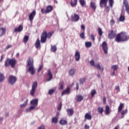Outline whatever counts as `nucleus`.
<instances>
[{"mask_svg": "<svg viewBox=\"0 0 129 129\" xmlns=\"http://www.w3.org/2000/svg\"><path fill=\"white\" fill-rule=\"evenodd\" d=\"M54 34L53 32H47V30H43L41 35V42L42 43H46L47 38L50 39L52 37V35Z\"/></svg>", "mask_w": 129, "mask_h": 129, "instance_id": "nucleus-1", "label": "nucleus"}, {"mask_svg": "<svg viewBox=\"0 0 129 129\" xmlns=\"http://www.w3.org/2000/svg\"><path fill=\"white\" fill-rule=\"evenodd\" d=\"M116 36V31H114L113 30H110L108 34V38H109L110 40H112L115 38Z\"/></svg>", "mask_w": 129, "mask_h": 129, "instance_id": "nucleus-6", "label": "nucleus"}, {"mask_svg": "<svg viewBox=\"0 0 129 129\" xmlns=\"http://www.w3.org/2000/svg\"><path fill=\"white\" fill-rule=\"evenodd\" d=\"M5 80V76L4 74L0 73V82H3Z\"/></svg>", "mask_w": 129, "mask_h": 129, "instance_id": "nucleus-38", "label": "nucleus"}, {"mask_svg": "<svg viewBox=\"0 0 129 129\" xmlns=\"http://www.w3.org/2000/svg\"><path fill=\"white\" fill-rule=\"evenodd\" d=\"M53 11V6L51 5H49L47 7L46 9L45 10L46 14H49V13H51Z\"/></svg>", "mask_w": 129, "mask_h": 129, "instance_id": "nucleus-17", "label": "nucleus"}, {"mask_svg": "<svg viewBox=\"0 0 129 129\" xmlns=\"http://www.w3.org/2000/svg\"><path fill=\"white\" fill-rule=\"evenodd\" d=\"M85 33L84 32V31H83L82 33H80V38L81 39H83V40H84L85 39Z\"/></svg>", "mask_w": 129, "mask_h": 129, "instance_id": "nucleus-40", "label": "nucleus"}, {"mask_svg": "<svg viewBox=\"0 0 129 129\" xmlns=\"http://www.w3.org/2000/svg\"><path fill=\"white\" fill-rule=\"evenodd\" d=\"M41 43L40 42V39H37L35 43V47L37 49L40 47Z\"/></svg>", "mask_w": 129, "mask_h": 129, "instance_id": "nucleus-30", "label": "nucleus"}, {"mask_svg": "<svg viewBox=\"0 0 129 129\" xmlns=\"http://www.w3.org/2000/svg\"><path fill=\"white\" fill-rule=\"evenodd\" d=\"M27 105L25 103H23L20 105L21 107H25Z\"/></svg>", "mask_w": 129, "mask_h": 129, "instance_id": "nucleus-60", "label": "nucleus"}, {"mask_svg": "<svg viewBox=\"0 0 129 129\" xmlns=\"http://www.w3.org/2000/svg\"><path fill=\"white\" fill-rule=\"evenodd\" d=\"M110 113V109L109 105L105 106V114L108 115Z\"/></svg>", "mask_w": 129, "mask_h": 129, "instance_id": "nucleus-27", "label": "nucleus"}, {"mask_svg": "<svg viewBox=\"0 0 129 129\" xmlns=\"http://www.w3.org/2000/svg\"><path fill=\"white\" fill-rule=\"evenodd\" d=\"M67 120L61 119L59 121V124L61 125H66L67 124Z\"/></svg>", "mask_w": 129, "mask_h": 129, "instance_id": "nucleus-28", "label": "nucleus"}, {"mask_svg": "<svg viewBox=\"0 0 129 129\" xmlns=\"http://www.w3.org/2000/svg\"><path fill=\"white\" fill-rule=\"evenodd\" d=\"M108 0H100L99 6L100 8H104L107 6Z\"/></svg>", "mask_w": 129, "mask_h": 129, "instance_id": "nucleus-9", "label": "nucleus"}, {"mask_svg": "<svg viewBox=\"0 0 129 129\" xmlns=\"http://www.w3.org/2000/svg\"><path fill=\"white\" fill-rule=\"evenodd\" d=\"M76 89L77 90H78V89H79V84H78V83H76Z\"/></svg>", "mask_w": 129, "mask_h": 129, "instance_id": "nucleus-57", "label": "nucleus"}, {"mask_svg": "<svg viewBox=\"0 0 129 129\" xmlns=\"http://www.w3.org/2000/svg\"><path fill=\"white\" fill-rule=\"evenodd\" d=\"M124 20H125V17L123 15H121L119 17L120 22H124Z\"/></svg>", "mask_w": 129, "mask_h": 129, "instance_id": "nucleus-43", "label": "nucleus"}, {"mask_svg": "<svg viewBox=\"0 0 129 129\" xmlns=\"http://www.w3.org/2000/svg\"><path fill=\"white\" fill-rule=\"evenodd\" d=\"M70 92V88H67L66 90H64L61 93V96H63V95H65V94H68Z\"/></svg>", "mask_w": 129, "mask_h": 129, "instance_id": "nucleus-23", "label": "nucleus"}, {"mask_svg": "<svg viewBox=\"0 0 129 129\" xmlns=\"http://www.w3.org/2000/svg\"><path fill=\"white\" fill-rule=\"evenodd\" d=\"M111 69H113L114 72H115V70H117V66L113 65L111 67Z\"/></svg>", "mask_w": 129, "mask_h": 129, "instance_id": "nucleus-46", "label": "nucleus"}, {"mask_svg": "<svg viewBox=\"0 0 129 129\" xmlns=\"http://www.w3.org/2000/svg\"><path fill=\"white\" fill-rule=\"evenodd\" d=\"M110 23H111V24H112L113 25H114V23H115L114 20L111 19V20H110Z\"/></svg>", "mask_w": 129, "mask_h": 129, "instance_id": "nucleus-59", "label": "nucleus"}, {"mask_svg": "<svg viewBox=\"0 0 129 129\" xmlns=\"http://www.w3.org/2000/svg\"><path fill=\"white\" fill-rule=\"evenodd\" d=\"M38 102L39 100L37 98L32 100L30 101V104L32 106L29 108L26 109V112H29V111H31V110H33V109H36V106H38Z\"/></svg>", "mask_w": 129, "mask_h": 129, "instance_id": "nucleus-4", "label": "nucleus"}, {"mask_svg": "<svg viewBox=\"0 0 129 129\" xmlns=\"http://www.w3.org/2000/svg\"><path fill=\"white\" fill-rule=\"evenodd\" d=\"M76 72V69H72L71 70L69 71V73L71 76H73L75 73Z\"/></svg>", "mask_w": 129, "mask_h": 129, "instance_id": "nucleus-26", "label": "nucleus"}, {"mask_svg": "<svg viewBox=\"0 0 129 129\" xmlns=\"http://www.w3.org/2000/svg\"><path fill=\"white\" fill-rule=\"evenodd\" d=\"M128 39V35H126V34L124 33H120L117 35L115 40L117 43H119V42H124L125 41H127Z\"/></svg>", "mask_w": 129, "mask_h": 129, "instance_id": "nucleus-2", "label": "nucleus"}, {"mask_svg": "<svg viewBox=\"0 0 129 129\" xmlns=\"http://www.w3.org/2000/svg\"><path fill=\"white\" fill-rule=\"evenodd\" d=\"M42 68H43V66H41L39 68V69H38V73L40 72V71H41V70H42Z\"/></svg>", "mask_w": 129, "mask_h": 129, "instance_id": "nucleus-55", "label": "nucleus"}, {"mask_svg": "<svg viewBox=\"0 0 129 129\" xmlns=\"http://www.w3.org/2000/svg\"><path fill=\"white\" fill-rule=\"evenodd\" d=\"M41 13L42 14H46V10H45L44 9L42 8L41 9Z\"/></svg>", "mask_w": 129, "mask_h": 129, "instance_id": "nucleus-52", "label": "nucleus"}, {"mask_svg": "<svg viewBox=\"0 0 129 129\" xmlns=\"http://www.w3.org/2000/svg\"><path fill=\"white\" fill-rule=\"evenodd\" d=\"M53 92H55V90H54V89H50L48 91V94H49V95H52V94H53Z\"/></svg>", "mask_w": 129, "mask_h": 129, "instance_id": "nucleus-47", "label": "nucleus"}, {"mask_svg": "<svg viewBox=\"0 0 129 129\" xmlns=\"http://www.w3.org/2000/svg\"><path fill=\"white\" fill-rule=\"evenodd\" d=\"M27 66H29V67L34 66V61H33V58L31 57H29L27 60Z\"/></svg>", "mask_w": 129, "mask_h": 129, "instance_id": "nucleus-15", "label": "nucleus"}, {"mask_svg": "<svg viewBox=\"0 0 129 129\" xmlns=\"http://www.w3.org/2000/svg\"><path fill=\"white\" fill-rule=\"evenodd\" d=\"M47 77L48 78L47 80V81H51L52 79H53V75L51 73V70L50 69H48L47 70Z\"/></svg>", "mask_w": 129, "mask_h": 129, "instance_id": "nucleus-12", "label": "nucleus"}, {"mask_svg": "<svg viewBox=\"0 0 129 129\" xmlns=\"http://www.w3.org/2000/svg\"><path fill=\"white\" fill-rule=\"evenodd\" d=\"M38 87V83L37 82H34L32 84V89L30 90V95L31 96H34L35 95V93L36 92V89H37V87Z\"/></svg>", "mask_w": 129, "mask_h": 129, "instance_id": "nucleus-5", "label": "nucleus"}, {"mask_svg": "<svg viewBox=\"0 0 129 129\" xmlns=\"http://www.w3.org/2000/svg\"><path fill=\"white\" fill-rule=\"evenodd\" d=\"M23 29H24V27H23L22 25H19L18 27H16L15 28L14 32L15 33H20L23 31Z\"/></svg>", "mask_w": 129, "mask_h": 129, "instance_id": "nucleus-11", "label": "nucleus"}, {"mask_svg": "<svg viewBox=\"0 0 129 129\" xmlns=\"http://www.w3.org/2000/svg\"><path fill=\"white\" fill-rule=\"evenodd\" d=\"M85 129H89V125H87V124H86L85 125Z\"/></svg>", "mask_w": 129, "mask_h": 129, "instance_id": "nucleus-61", "label": "nucleus"}, {"mask_svg": "<svg viewBox=\"0 0 129 129\" xmlns=\"http://www.w3.org/2000/svg\"><path fill=\"white\" fill-rule=\"evenodd\" d=\"M77 2L78 0H71V6L72 8H74V7H76L77 6Z\"/></svg>", "mask_w": 129, "mask_h": 129, "instance_id": "nucleus-21", "label": "nucleus"}, {"mask_svg": "<svg viewBox=\"0 0 129 129\" xmlns=\"http://www.w3.org/2000/svg\"><path fill=\"white\" fill-rule=\"evenodd\" d=\"M85 81H86V79H85L84 78L80 79V80H79L80 84H83V83H84V82H85Z\"/></svg>", "mask_w": 129, "mask_h": 129, "instance_id": "nucleus-42", "label": "nucleus"}, {"mask_svg": "<svg viewBox=\"0 0 129 129\" xmlns=\"http://www.w3.org/2000/svg\"><path fill=\"white\" fill-rule=\"evenodd\" d=\"M64 88V82L60 81L58 84V89L59 90H62Z\"/></svg>", "mask_w": 129, "mask_h": 129, "instance_id": "nucleus-22", "label": "nucleus"}, {"mask_svg": "<svg viewBox=\"0 0 129 129\" xmlns=\"http://www.w3.org/2000/svg\"><path fill=\"white\" fill-rule=\"evenodd\" d=\"M116 90H119V86H117L115 87Z\"/></svg>", "mask_w": 129, "mask_h": 129, "instance_id": "nucleus-64", "label": "nucleus"}, {"mask_svg": "<svg viewBox=\"0 0 129 129\" xmlns=\"http://www.w3.org/2000/svg\"><path fill=\"white\" fill-rule=\"evenodd\" d=\"M62 108V103H60L57 107V109L58 110H61Z\"/></svg>", "mask_w": 129, "mask_h": 129, "instance_id": "nucleus-48", "label": "nucleus"}, {"mask_svg": "<svg viewBox=\"0 0 129 129\" xmlns=\"http://www.w3.org/2000/svg\"><path fill=\"white\" fill-rule=\"evenodd\" d=\"M106 11L108 12H108H109V10H110L109 7H106Z\"/></svg>", "mask_w": 129, "mask_h": 129, "instance_id": "nucleus-63", "label": "nucleus"}, {"mask_svg": "<svg viewBox=\"0 0 129 129\" xmlns=\"http://www.w3.org/2000/svg\"><path fill=\"white\" fill-rule=\"evenodd\" d=\"M3 59H4V55H1V59H0V62H3Z\"/></svg>", "mask_w": 129, "mask_h": 129, "instance_id": "nucleus-62", "label": "nucleus"}, {"mask_svg": "<svg viewBox=\"0 0 129 129\" xmlns=\"http://www.w3.org/2000/svg\"><path fill=\"white\" fill-rule=\"evenodd\" d=\"M85 118L86 119H88L89 120H91V119L92 118V116L89 113H86V114L85 115Z\"/></svg>", "mask_w": 129, "mask_h": 129, "instance_id": "nucleus-25", "label": "nucleus"}, {"mask_svg": "<svg viewBox=\"0 0 129 129\" xmlns=\"http://www.w3.org/2000/svg\"><path fill=\"white\" fill-rule=\"evenodd\" d=\"M123 4L125 7H127V6H129L128 2H127V0H124L123 1Z\"/></svg>", "mask_w": 129, "mask_h": 129, "instance_id": "nucleus-45", "label": "nucleus"}, {"mask_svg": "<svg viewBox=\"0 0 129 129\" xmlns=\"http://www.w3.org/2000/svg\"><path fill=\"white\" fill-rule=\"evenodd\" d=\"M96 94V90L95 89L92 90L91 91V95L93 97Z\"/></svg>", "mask_w": 129, "mask_h": 129, "instance_id": "nucleus-37", "label": "nucleus"}, {"mask_svg": "<svg viewBox=\"0 0 129 129\" xmlns=\"http://www.w3.org/2000/svg\"><path fill=\"white\" fill-rule=\"evenodd\" d=\"M71 20L72 22H78L79 21V15L74 14V16L71 17Z\"/></svg>", "mask_w": 129, "mask_h": 129, "instance_id": "nucleus-13", "label": "nucleus"}, {"mask_svg": "<svg viewBox=\"0 0 129 129\" xmlns=\"http://www.w3.org/2000/svg\"><path fill=\"white\" fill-rule=\"evenodd\" d=\"M16 64H17V59L15 58H7L5 61V67H9L10 65L12 68H15Z\"/></svg>", "mask_w": 129, "mask_h": 129, "instance_id": "nucleus-3", "label": "nucleus"}, {"mask_svg": "<svg viewBox=\"0 0 129 129\" xmlns=\"http://www.w3.org/2000/svg\"><path fill=\"white\" fill-rule=\"evenodd\" d=\"M10 48H12V45H9L7 47H6V50H8V49H10Z\"/></svg>", "mask_w": 129, "mask_h": 129, "instance_id": "nucleus-58", "label": "nucleus"}, {"mask_svg": "<svg viewBox=\"0 0 129 129\" xmlns=\"http://www.w3.org/2000/svg\"><path fill=\"white\" fill-rule=\"evenodd\" d=\"M81 29H82L83 30V32H84V31H85V26H84V25L83 24H82L81 26Z\"/></svg>", "mask_w": 129, "mask_h": 129, "instance_id": "nucleus-53", "label": "nucleus"}, {"mask_svg": "<svg viewBox=\"0 0 129 129\" xmlns=\"http://www.w3.org/2000/svg\"><path fill=\"white\" fill-rule=\"evenodd\" d=\"M124 106V104L123 103H120L119 107H118V112H120L121 111V110L122 108H123V107Z\"/></svg>", "mask_w": 129, "mask_h": 129, "instance_id": "nucleus-31", "label": "nucleus"}, {"mask_svg": "<svg viewBox=\"0 0 129 129\" xmlns=\"http://www.w3.org/2000/svg\"><path fill=\"white\" fill-rule=\"evenodd\" d=\"M85 46L87 48H90L91 46H92V43L91 42H85Z\"/></svg>", "mask_w": 129, "mask_h": 129, "instance_id": "nucleus-33", "label": "nucleus"}, {"mask_svg": "<svg viewBox=\"0 0 129 129\" xmlns=\"http://www.w3.org/2000/svg\"><path fill=\"white\" fill-rule=\"evenodd\" d=\"M38 129H45L44 125H41L40 126L38 127Z\"/></svg>", "mask_w": 129, "mask_h": 129, "instance_id": "nucleus-56", "label": "nucleus"}, {"mask_svg": "<svg viewBox=\"0 0 129 129\" xmlns=\"http://www.w3.org/2000/svg\"><path fill=\"white\" fill-rule=\"evenodd\" d=\"M90 7L93 10L94 12H95L96 11V4L94 3V2H91L90 4Z\"/></svg>", "mask_w": 129, "mask_h": 129, "instance_id": "nucleus-19", "label": "nucleus"}, {"mask_svg": "<svg viewBox=\"0 0 129 129\" xmlns=\"http://www.w3.org/2000/svg\"><path fill=\"white\" fill-rule=\"evenodd\" d=\"M84 97L82 95H78L77 96L76 100L77 102H81L83 100Z\"/></svg>", "mask_w": 129, "mask_h": 129, "instance_id": "nucleus-24", "label": "nucleus"}, {"mask_svg": "<svg viewBox=\"0 0 129 129\" xmlns=\"http://www.w3.org/2000/svg\"><path fill=\"white\" fill-rule=\"evenodd\" d=\"M91 39L93 41H95V36H94V35L93 34H91Z\"/></svg>", "mask_w": 129, "mask_h": 129, "instance_id": "nucleus-51", "label": "nucleus"}, {"mask_svg": "<svg viewBox=\"0 0 129 129\" xmlns=\"http://www.w3.org/2000/svg\"><path fill=\"white\" fill-rule=\"evenodd\" d=\"M52 122L53 123H57L58 122V117H54L52 118Z\"/></svg>", "mask_w": 129, "mask_h": 129, "instance_id": "nucleus-35", "label": "nucleus"}, {"mask_svg": "<svg viewBox=\"0 0 129 129\" xmlns=\"http://www.w3.org/2000/svg\"><path fill=\"white\" fill-rule=\"evenodd\" d=\"M7 33V29L5 27H2L0 28V37H3L5 36Z\"/></svg>", "mask_w": 129, "mask_h": 129, "instance_id": "nucleus-14", "label": "nucleus"}, {"mask_svg": "<svg viewBox=\"0 0 129 129\" xmlns=\"http://www.w3.org/2000/svg\"><path fill=\"white\" fill-rule=\"evenodd\" d=\"M51 52H56V51H57V47H56V45H53L51 46Z\"/></svg>", "mask_w": 129, "mask_h": 129, "instance_id": "nucleus-39", "label": "nucleus"}, {"mask_svg": "<svg viewBox=\"0 0 129 129\" xmlns=\"http://www.w3.org/2000/svg\"><path fill=\"white\" fill-rule=\"evenodd\" d=\"M102 47L103 48V50L105 53V54H107L108 47H107V43L106 42L104 41L102 44Z\"/></svg>", "mask_w": 129, "mask_h": 129, "instance_id": "nucleus-8", "label": "nucleus"}, {"mask_svg": "<svg viewBox=\"0 0 129 129\" xmlns=\"http://www.w3.org/2000/svg\"><path fill=\"white\" fill-rule=\"evenodd\" d=\"M28 41H29V36L26 35L24 37L23 39V42L24 43H25V44H26V43H27Z\"/></svg>", "mask_w": 129, "mask_h": 129, "instance_id": "nucleus-34", "label": "nucleus"}, {"mask_svg": "<svg viewBox=\"0 0 129 129\" xmlns=\"http://www.w3.org/2000/svg\"><path fill=\"white\" fill-rule=\"evenodd\" d=\"M114 3V1H113V0H109V5L110 8H112V7H113Z\"/></svg>", "mask_w": 129, "mask_h": 129, "instance_id": "nucleus-44", "label": "nucleus"}, {"mask_svg": "<svg viewBox=\"0 0 129 129\" xmlns=\"http://www.w3.org/2000/svg\"><path fill=\"white\" fill-rule=\"evenodd\" d=\"M97 30L99 35L100 36H102V34H103V32H102V29H101V28L98 27Z\"/></svg>", "mask_w": 129, "mask_h": 129, "instance_id": "nucleus-36", "label": "nucleus"}, {"mask_svg": "<svg viewBox=\"0 0 129 129\" xmlns=\"http://www.w3.org/2000/svg\"><path fill=\"white\" fill-rule=\"evenodd\" d=\"M90 65H91L92 66H95V64H94V60H91L90 61Z\"/></svg>", "mask_w": 129, "mask_h": 129, "instance_id": "nucleus-50", "label": "nucleus"}, {"mask_svg": "<svg viewBox=\"0 0 129 129\" xmlns=\"http://www.w3.org/2000/svg\"><path fill=\"white\" fill-rule=\"evenodd\" d=\"M103 100L104 104H105V103H106V98L105 97H104Z\"/></svg>", "mask_w": 129, "mask_h": 129, "instance_id": "nucleus-54", "label": "nucleus"}, {"mask_svg": "<svg viewBox=\"0 0 129 129\" xmlns=\"http://www.w3.org/2000/svg\"><path fill=\"white\" fill-rule=\"evenodd\" d=\"M36 10H33L32 13L30 14L29 18L30 22H33V20H34V18H35V16H36Z\"/></svg>", "mask_w": 129, "mask_h": 129, "instance_id": "nucleus-10", "label": "nucleus"}, {"mask_svg": "<svg viewBox=\"0 0 129 129\" xmlns=\"http://www.w3.org/2000/svg\"><path fill=\"white\" fill-rule=\"evenodd\" d=\"M67 111L69 116H71L74 114V110L72 108L67 109Z\"/></svg>", "mask_w": 129, "mask_h": 129, "instance_id": "nucleus-18", "label": "nucleus"}, {"mask_svg": "<svg viewBox=\"0 0 129 129\" xmlns=\"http://www.w3.org/2000/svg\"><path fill=\"white\" fill-rule=\"evenodd\" d=\"M127 113V110L125 109V110H123L121 112V115H124V114H126Z\"/></svg>", "mask_w": 129, "mask_h": 129, "instance_id": "nucleus-49", "label": "nucleus"}, {"mask_svg": "<svg viewBox=\"0 0 129 129\" xmlns=\"http://www.w3.org/2000/svg\"><path fill=\"white\" fill-rule=\"evenodd\" d=\"M79 3L82 7H84L85 6H86V2L85 0H79Z\"/></svg>", "mask_w": 129, "mask_h": 129, "instance_id": "nucleus-32", "label": "nucleus"}, {"mask_svg": "<svg viewBox=\"0 0 129 129\" xmlns=\"http://www.w3.org/2000/svg\"><path fill=\"white\" fill-rule=\"evenodd\" d=\"M94 67H96V68H97V69H99V70H101V71H103L104 70L103 68L100 67V63H99L95 64Z\"/></svg>", "mask_w": 129, "mask_h": 129, "instance_id": "nucleus-29", "label": "nucleus"}, {"mask_svg": "<svg viewBox=\"0 0 129 129\" xmlns=\"http://www.w3.org/2000/svg\"><path fill=\"white\" fill-rule=\"evenodd\" d=\"M28 71L31 75H34L35 74V72H36V70H35V68H34V66L29 67Z\"/></svg>", "mask_w": 129, "mask_h": 129, "instance_id": "nucleus-16", "label": "nucleus"}, {"mask_svg": "<svg viewBox=\"0 0 129 129\" xmlns=\"http://www.w3.org/2000/svg\"><path fill=\"white\" fill-rule=\"evenodd\" d=\"M103 107H98V112H99L101 114H102V112H103Z\"/></svg>", "mask_w": 129, "mask_h": 129, "instance_id": "nucleus-41", "label": "nucleus"}, {"mask_svg": "<svg viewBox=\"0 0 129 129\" xmlns=\"http://www.w3.org/2000/svg\"><path fill=\"white\" fill-rule=\"evenodd\" d=\"M75 57L77 61H79V60H80V52H79L78 50L76 51Z\"/></svg>", "mask_w": 129, "mask_h": 129, "instance_id": "nucleus-20", "label": "nucleus"}, {"mask_svg": "<svg viewBox=\"0 0 129 129\" xmlns=\"http://www.w3.org/2000/svg\"><path fill=\"white\" fill-rule=\"evenodd\" d=\"M8 82L11 85H14L17 82V77L13 75L10 76Z\"/></svg>", "mask_w": 129, "mask_h": 129, "instance_id": "nucleus-7", "label": "nucleus"}]
</instances>
